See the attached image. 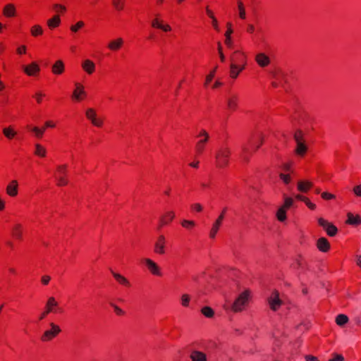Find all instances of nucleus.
<instances>
[{
	"instance_id": "1",
	"label": "nucleus",
	"mask_w": 361,
	"mask_h": 361,
	"mask_svg": "<svg viewBox=\"0 0 361 361\" xmlns=\"http://www.w3.org/2000/svg\"><path fill=\"white\" fill-rule=\"evenodd\" d=\"M230 154L231 149L228 147H224L219 148L215 154L216 166L224 168L227 166Z\"/></svg>"
},
{
	"instance_id": "2",
	"label": "nucleus",
	"mask_w": 361,
	"mask_h": 361,
	"mask_svg": "<svg viewBox=\"0 0 361 361\" xmlns=\"http://www.w3.org/2000/svg\"><path fill=\"white\" fill-rule=\"evenodd\" d=\"M293 138L296 142L295 154L300 157H303L307 151V146L305 142L302 132L300 130L295 131Z\"/></svg>"
},
{
	"instance_id": "3",
	"label": "nucleus",
	"mask_w": 361,
	"mask_h": 361,
	"mask_svg": "<svg viewBox=\"0 0 361 361\" xmlns=\"http://www.w3.org/2000/svg\"><path fill=\"white\" fill-rule=\"evenodd\" d=\"M250 291L246 290L240 293L232 305V310L235 312L242 311L247 305L250 298Z\"/></svg>"
},
{
	"instance_id": "4",
	"label": "nucleus",
	"mask_w": 361,
	"mask_h": 361,
	"mask_svg": "<svg viewBox=\"0 0 361 361\" xmlns=\"http://www.w3.org/2000/svg\"><path fill=\"white\" fill-rule=\"evenodd\" d=\"M57 173L54 176L56 185L59 187L68 185V180L66 178L67 165H59L56 167Z\"/></svg>"
},
{
	"instance_id": "5",
	"label": "nucleus",
	"mask_w": 361,
	"mask_h": 361,
	"mask_svg": "<svg viewBox=\"0 0 361 361\" xmlns=\"http://www.w3.org/2000/svg\"><path fill=\"white\" fill-rule=\"evenodd\" d=\"M198 137H201V139L196 143L195 150L200 154L204 150L205 145L209 139V135L205 130H202L198 135Z\"/></svg>"
},
{
	"instance_id": "6",
	"label": "nucleus",
	"mask_w": 361,
	"mask_h": 361,
	"mask_svg": "<svg viewBox=\"0 0 361 361\" xmlns=\"http://www.w3.org/2000/svg\"><path fill=\"white\" fill-rule=\"evenodd\" d=\"M51 329L44 331L41 337L42 341H49L61 332V329L54 323H50Z\"/></svg>"
},
{
	"instance_id": "7",
	"label": "nucleus",
	"mask_w": 361,
	"mask_h": 361,
	"mask_svg": "<svg viewBox=\"0 0 361 361\" xmlns=\"http://www.w3.org/2000/svg\"><path fill=\"white\" fill-rule=\"evenodd\" d=\"M318 223L319 226L323 227V228L326 231V233L332 237L336 235L337 233L338 229L337 228L333 225L331 223L327 221L326 220L324 219L323 218H319L318 219Z\"/></svg>"
},
{
	"instance_id": "8",
	"label": "nucleus",
	"mask_w": 361,
	"mask_h": 361,
	"mask_svg": "<svg viewBox=\"0 0 361 361\" xmlns=\"http://www.w3.org/2000/svg\"><path fill=\"white\" fill-rule=\"evenodd\" d=\"M58 306V302L54 297H49L47 301L45 310L40 314L39 319H43L48 314L54 312L55 307Z\"/></svg>"
},
{
	"instance_id": "9",
	"label": "nucleus",
	"mask_w": 361,
	"mask_h": 361,
	"mask_svg": "<svg viewBox=\"0 0 361 361\" xmlns=\"http://www.w3.org/2000/svg\"><path fill=\"white\" fill-rule=\"evenodd\" d=\"M268 302L271 309L274 311L278 310L281 305L282 301L279 298V293L278 291H274L272 295L269 298Z\"/></svg>"
},
{
	"instance_id": "10",
	"label": "nucleus",
	"mask_w": 361,
	"mask_h": 361,
	"mask_svg": "<svg viewBox=\"0 0 361 361\" xmlns=\"http://www.w3.org/2000/svg\"><path fill=\"white\" fill-rule=\"evenodd\" d=\"M166 238L163 235H159L154 243V251L159 255L165 253Z\"/></svg>"
},
{
	"instance_id": "11",
	"label": "nucleus",
	"mask_w": 361,
	"mask_h": 361,
	"mask_svg": "<svg viewBox=\"0 0 361 361\" xmlns=\"http://www.w3.org/2000/svg\"><path fill=\"white\" fill-rule=\"evenodd\" d=\"M144 262L147 267L149 271L155 276H161V272L159 267L152 259L146 258L144 259Z\"/></svg>"
},
{
	"instance_id": "12",
	"label": "nucleus",
	"mask_w": 361,
	"mask_h": 361,
	"mask_svg": "<svg viewBox=\"0 0 361 361\" xmlns=\"http://www.w3.org/2000/svg\"><path fill=\"white\" fill-rule=\"evenodd\" d=\"M87 118L91 121L92 123L97 127H100L102 125V120L97 118V114L93 109H87L85 113Z\"/></svg>"
},
{
	"instance_id": "13",
	"label": "nucleus",
	"mask_w": 361,
	"mask_h": 361,
	"mask_svg": "<svg viewBox=\"0 0 361 361\" xmlns=\"http://www.w3.org/2000/svg\"><path fill=\"white\" fill-rule=\"evenodd\" d=\"M227 107L231 111H235L238 107V96L236 94H230L226 98Z\"/></svg>"
},
{
	"instance_id": "14",
	"label": "nucleus",
	"mask_w": 361,
	"mask_h": 361,
	"mask_svg": "<svg viewBox=\"0 0 361 361\" xmlns=\"http://www.w3.org/2000/svg\"><path fill=\"white\" fill-rule=\"evenodd\" d=\"M23 70L29 76H34L39 72L40 68L36 62H32L27 66H23Z\"/></svg>"
},
{
	"instance_id": "15",
	"label": "nucleus",
	"mask_w": 361,
	"mask_h": 361,
	"mask_svg": "<svg viewBox=\"0 0 361 361\" xmlns=\"http://www.w3.org/2000/svg\"><path fill=\"white\" fill-rule=\"evenodd\" d=\"M292 204H281L276 213V216L279 221L283 222L286 219V212L290 209Z\"/></svg>"
},
{
	"instance_id": "16",
	"label": "nucleus",
	"mask_w": 361,
	"mask_h": 361,
	"mask_svg": "<svg viewBox=\"0 0 361 361\" xmlns=\"http://www.w3.org/2000/svg\"><path fill=\"white\" fill-rule=\"evenodd\" d=\"M255 61L260 67H266L270 63V59L264 53H259L255 56Z\"/></svg>"
},
{
	"instance_id": "17",
	"label": "nucleus",
	"mask_w": 361,
	"mask_h": 361,
	"mask_svg": "<svg viewBox=\"0 0 361 361\" xmlns=\"http://www.w3.org/2000/svg\"><path fill=\"white\" fill-rule=\"evenodd\" d=\"M313 185V183L309 180H299L297 183V188L299 192H306Z\"/></svg>"
},
{
	"instance_id": "18",
	"label": "nucleus",
	"mask_w": 361,
	"mask_h": 361,
	"mask_svg": "<svg viewBox=\"0 0 361 361\" xmlns=\"http://www.w3.org/2000/svg\"><path fill=\"white\" fill-rule=\"evenodd\" d=\"M6 193L11 197H14L18 194V182L12 180L6 187Z\"/></svg>"
},
{
	"instance_id": "19",
	"label": "nucleus",
	"mask_w": 361,
	"mask_h": 361,
	"mask_svg": "<svg viewBox=\"0 0 361 361\" xmlns=\"http://www.w3.org/2000/svg\"><path fill=\"white\" fill-rule=\"evenodd\" d=\"M317 247L318 249L324 252H326L329 250L330 247L329 243L328 242L327 239L325 238H320L317 240Z\"/></svg>"
},
{
	"instance_id": "20",
	"label": "nucleus",
	"mask_w": 361,
	"mask_h": 361,
	"mask_svg": "<svg viewBox=\"0 0 361 361\" xmlns=\"http://www.w3.org/2000/svg\"><path fill=\"white\" fill-rule=\"evenodd\" d=\"M11 233L14 238L18 240H22L23 238V228L19 224H15L11 228Z\"/></svg>"
},
{
	"instance_id": "21",
	"label": "nucleus",
	"mask_w": 361,
	"mask_h": 361,
	"mask_svg": "<svg viewBox=\"0 0 361 361\" xmlns=\"http://www.w3.org/2000/svg\"><path fill=\"white\" fill-rule=\"evenodd\" d=\"M190 359L192 361H207V355L202 352L193 350L190 354Z\"/></svg>"
},
{
	"instance_id": "22",
	"label": "nucleus",
	"mask_w": 361,
	"mask_h": 361,
	"mask_svg": "<svg viewBox=\"0 0 361 361\" xmlns=\"http://www.w3.org/2000/svg\"><path fill=\"white\" fill-rule=\"evenodd\" d=\"M76 89L73 92V97L76 100H80L82 96L85 95V92L83 90V86L79 83L75 84Z\"/></svg>"
},
{
	"instance_id": "23",
	"label": "nucleus",
	"mask_w": 361,
	"mask_h": 361,
	"mask_svg": "<svg viewBox=\"0 0 361 361\" xmlns=\"http://www.w3.org/2000/svg\"><path fill=\"white\" fill-rule=\"evenodd\" d=\"M82 67L88 74H92L94 71L95 65L92 61L86 59L82 62Z\"/></svg>"
},
{
	"instance_id": "24",
	"label": "nucleus",
	"mask_w": 361,
	"mask_h": 361,
	"mask_svg": "<svg viewBox=\"0 0 361 361\" xmlns=\"http://www.w3.org/2000/svg\"><path fill=\"white\" fill-rule=\"evenodd\" d=\"M123 40L122 38H117L109 42L108 47L112 51L118 50L123 45Z\"/></svg>"
},
{
	"instance_id": "25",
	"label": "nucleus",
	"mask_w": 361,
	"mask_h": 361,
	"mask_svg": "<svg viewBox=\"0 0 361 361\" xmlns=\"http://www.w3.org/2000/svg\"><path fill=\"white\" fill-rule=\"evenodd\" d=\"M346 223L354 226L359 225L361 224V218L358 215L354 216L353 214L348 213Z\"/></svg>"
},
{
	"instance_id": "26",
	"label": "nucleus",
	"mask_w": 361,
	"mask_h": 361,
	"mask_svg": "<svg viewBox=\"0 0 361 361\" xmlns=\"http://www.w3.org/2000/svg\"><path fill=\"white\" fill-rule=\"evenodd\" d=\"M64 71V64L62 61L59 60L57 61L53 66H52V72L54 74H61Z\"/></svg>"
},
{
	"instance_id": "27",
	"label": "nucleus",
	"mask_w": 361,
	"mask_h": 361,
	"mask_svg": "<svg viewBox=\"0 0 361 361\" xmlns=\"http://www.w3.org/2000/svg\"><path fill=\"white\" fill-rule=\"evenodd\" d=\"M245 56L243 53L238 51L234 52L233 55L231 56V63H235L236 62L245 63Z\"/></svg>"
},
{
	"instance_id": "28",
	"label": "nucleus",
	"mask_w": 361,
	"mask_h": 361,
	"mask_svg": "<svg viewBox=\"0 0 361 361\" xmlns=\"http://www.w3.org/2000/svg\"><path fill=\"white\" fill-rule=\"evenodd\" d=\"M111 273H112L114 277L116 279V280L118 283H120L122 285L126 286H130V282L126 277L123 276L122 275H121L118 273L114 272L113 271H111Z\"/></svg>"
},
{
	"instance_id": "29",
	"label": "nucleus",
	"mask_w": 361,
	"mask_h": 361,
	"mask_svg": "<svg viewBox=\"0 0 361 361\" xmlns=\"http://www.w3.org/2000/svg\"><path fill=\"white\" fill-rule=\"evenodd\" d=\"M61 19L59 16H54L52 18L47 20V25L49 28L52 29L59 25Z\"/></svg>"
},
{
	"instance_id": "30",
	"label": "nucleus",
	"mask_w": 361,
	"mask_h": 361,
	"mask_svg": "<svg viewBox=\"0 0 361 361\" xmlns=\"http://www.w3.org/2000/svg\"><path fill=\"white\" fill-rule=\"evenodd\" d=\"M16 9L13 4H8L4 8V14L7 17H11L15 15Z\"/></svg>"
},
{
	"instance_id": "31",
	"label": "nucleus",
	"mask_w": 361,
	"mask_h": 361,
	"mask_svg": "<svg viewBox=\"0 0 361 361\" xmlns=\"http://www.w3.org/2000/svg\"><path fill=\"white\" fill-rule=\"evenodd\" d=\"M348 322V317L345 314H338L336 318V322L338 326H343Z\"/></svg>"
},
{
	"instance_id": "32",
	"label": "nucleus",
	"mask_w": 361,
	"mask_h": 361,
	"mask_svg": "<svg viewBox=\"0 0 361 361\" xmlns=\"http://www.w3.org/2000/svg\"><path fill=\"white\" fill-rule=\"evenodd\" d=\"M220 226H221V224H219V221H216L214 223V224L212 226V229L210 231V233H209V237L211 238H215V236H216V233H217V232L219 231V228Z\"/></svg>"
},
{
	"instance_id": "33",
	"label": "nucleus",
	"mask_w": 361,
	"mask_h": 361,
	"mask_svg": "<svg viewBox=\"0 0 361 361\" xmlns=\"http://www.w3.org/2000/svg\"><path fill=\"white\" fill-rule=\"evenodd\" d=\"M231 71H230V75L233 78H236L240 73V71H238V66L236 63H231Z\"/></svg>"
},
{
	"instance_id": "34",
	"label": "nucleus",
	"mask_w": 361,
	"mask_h": 361,
	"mask_svg": "<svg viewBox=\"0 0 361 361\" xmlns=\"http://www.w3.org/2000/svg\"><path fill=\"white\" fill-rule=\"evenodd\" d=\"M3 133L8 139H12L16 135V132H15L11 127L4 128L3 129Z\"/></svg>"
},
{
	"instance_id": "35",
	"label": "nucleus",
	"mask_w": 361,
	"mask_h": 361,
	"mask_svg": "<svg viewBox=\"0 0 361 361\" xmlns=\"http://www.w3.org/2000/svg\"><path fill=\"white\" fill-rule=\"evenodd\" d=\"M238 8L239 10V16L241 19H245L246 13L243 3L241 1H238Z\"/></svg>"
},
{
	"instance_id": "36",
	"label": "nucleus",
	"mask_w": 361,
	"mask_h": 361,
	"mask_svg": "<svg viewBox=\"0 0 361 361\" xmlns=\"http://www.w3.org/2000/svg\"><path fill=\"white\" fill-rule=\"evenodd\" d=\"M35 154L37 156L44 157L46 155V149L42 145L36 144Z\"/></svg>"
},
{
	"instance_id": "37",
	"label": "nucleus",
	"mask_w": 361,
	"mask_h": 361,
	"mask_svg": "<svg viewBox=\"0 0 361 361\" xmlns=\"http://www.w3.org/2000/svg\"><path fill=\"white\" fill-rule=\"evenodd\" d=\"M202 313L206 317H208V318H211L214 316V310L209 307H204L202 310H201Z\"/></svg>"
},
{
	"instance_id": "38",
	"label": "nucleus",
	"mask_w": 361,
	"mask_h": 361,
	"mask_svg": "<svg viewBox=\"0 0 361 361\" xmlns=\"http://www.w3.org/2000/svg\"><path fill=\"white\" fill-rule=\"evenodd\" d=\"M173 217L174 214L171 212H169L161 218V222L163 224H167L173 219Z\"/></svg>"
},
{
	"instance_id": "39",
	"label": "nucleus",
	"mask_w": 361,
	"mask_h": 361,
	"mask_svg": "<svg viewBox=\"0 0 361 361\" xmlns=\"http://www.w3.org/2000/svg\"><path fill=\"white\" fill-rule=\"evenodd\" d=\"M43 33V30L40 25H36L31 28L32 35L36 37Z\"/></svg>"
},
{
	"instance_id": "40",
	"label": "nucleus",
	"mask_w": 361,
	"mask_h": 361,
	"mask_svg": "<svg viewBox=\"0 0 361 361\" xmlns=\"http://www.w3.org/2000/svg\"><path fill=\"white\" fill-rule=\"evenodd\" d=\"M322 197L325 201L337 200L336 197L334 194L328 192L322 193Z\"/></svg>"
},
{
	"instance_id": "41",
	"label": "nucleus",
	"mask_w": 361,
	"mask_h": 361,
	"mask_svg": "<svg viewBox=\"0 0 361 361\" xmlns=\"http://www.w3.org/2000/svg\"><path fill=\"white\" fill-rule=\"evenodd\" d=\"M46 128L47 127H44V128H42V129H40L37 127H34V128H31V130L35 133L36 137L41 138L45 131Z\"/></svg>"
},
{
	"instance_id": "42",
	"label": "nucleus",
	"mask_w": 361,
	"mask_h": 361,
	"mask_svg": "<svg viewBox=\"0 0 361 361\" xmlns=\"http://www.w3.org/2000/svg\"><path fill=\"white\" fill-rule=\"evenodd\" d=\"M85 23L82 21H78L75 25H71L70 29L73 32H77L79 29L84 26Z\"/></svg>"
},
{
	"instance_id": "43",
	"label": "nucleus",
	"mask_w": 361,
	"mask_h": 361,
	"mask_svg": "<svg viewBox=\"0 0 361 361\" xmlns=\"http://www.w3.org/2000/svg\"><path fill=\"white\" fill-rule=\"evenodd\" d=\"M279 177L286 185H288L290 183L291 180L290 174H285L281 173L279 174Z\"/></svg>"
},
{
	"instance_id": "44",
	"label": "nucleus",
	"mask_w": 361,
	"mask_h": 361,
	"mask_svg": "<svg viewBox=\"0 0 361 361\" xmlns=\"http://www.w3.org/2000/svg\"><path fill=\"white\" fill-rule=\"evenodd\" d=\"M181 225L188 229H191L195 226V222L192 221L183 220L181 223Z\"/></svg>"
},
{
	"instance_id": "45",
	"label": "nucleus",
	"mask_w": 361,
	"mask_h": 361,
	"mask_svg": "<svg viewBox=\"0 0 361 361\" xmlns=\"http://www.w3.org/2000/svg\"><path fill=\"white\" fill-rule=\"evenodd\" d=\"M190 298L188 294H183L181 296V304L184 307H188L189 305Z\"/></svg>"
},
{
	"instance_id": "46",
	"label": "nucleus",
	"mask_w": 361,
	"mask_h": 361,
	"mask_svg": "<svg viewBox=\"0 0 361 361\" xmlns=\"http://www.w3.org/2000/svg\"><path fill=\"white\" fill-rule=\"evenodd\" d=\"M114 7L118 10H122L123 8V0H113L112 1Z\"/></svg>"
},
{
	"instance_id": "47",
	"label": "nucleus",
	"mask_w": 361,
	"mask_h": 361,
	"mask_svg": "<svg viewBox=\"0 0 361 361\" xmlns=\"http://www.w3.org/2000/svg\"><path fill=\"white\" fill-rule=\"evenodd\" d=\"M216 68V67L212 71H211V73L208 75H207L204 83L205 85H207L212 80L215 74Z\"/></svg>"
},
{
	"instance_id": "48",
	"label": "nucleus",
	"mask_w": 361,
	"mask_h": 361,
	"mask_svg": "<svg viewBox=\"0 0 361 361\" xmlns=\"http://www.w3.org/2000/svg\"><path fill=\"white\" fill-rule=\"evenodd\" d=\"M295 200L297 201L304 202L305 203H311L310 200H309L306 197L302 195H296L295 197Z\"/></svg>"
},
{
	"instance_id": "49",
	"label": "nucleus",
	"mask_w": 361,
	"mask_h": 361,
	"mask_svg": "<svg viewBox=\"0 0 361 361\" xmlns=\"http://www.w3.org/2000/svg\"><path fill=\"white\" fill-rule=\"evenodd\" d=\"M161 23H162L161 20H159L158 18H155L152 21V26L154 28L159 29Z\"/></svg>"
},
{
	"instance_id": "50",
	"label": "nucleus",
	"mask_w": 361,
	"mask_h": 361,
	"mask_svg": "<svg viewBox=\"0 0 361 361\" xmlns=\"http://www.w3.org/2000/svg\"><path fill=\"white\" fill-rule=\"evenodd\" d=\"M111 305L114 307L115 312L118 315H123L124 312L117 305L114 303H111Z\"/></svg>"
},
{
	"instance_id": "51",
	"label": "nucleus",
	"mask_w": 361,
	"mask_h": 361,
	"mask_svg": "<svg viewBox=\"0 0 361 361\" xmlns=\"http://www.w3.org/2000/svg\"><path fill=\"white\" fill-rule=\"evenodd\" d=\"M353 191L356 196L361 197V184L355 186Z\"/></svg>"
},
{
	"instance_id": "52",
	"label": "nucleus",
	"mask_w": 361,
	"mask_h": 361,
	"mask_svg": "<svg viewBox=\"0 0 361 361\" xmlns=\"http://www.w3.org/2000/svg\"><path fill=\"white\" fill-rule=\"evenodd\" d=\"M344 360V357L343 355H338V354H335L334 355V357L329 360V361H343Z\"/></svg>"
},
{
	"instance_id": "53",
	"label": "nucleus",
	"mask_w": 361,
	"mask_h": 361,
	"mask_svg": "<svg viewBox=\"0 0 361 361\" xmlns=\"http://www.w3.org/2000/svg\"><path fill=\"white\" fill-rule=\"evenodd\" d=\"M54 8L56 12H63V11H66V7L61 4H54Z\"/></svg>"
},
{
	"instance_id": "54",
	"label": "nucleus",
	"mask_w": 361,
	"mask_h": 361,
	"mask_svg": "<svg viewBox=\"0 0 361 361\" xmlns=\"http://www.w3.org/2000/svg\"><path fill=\"white\" fill-rule=\"evenodd\" d=\"M51 277L47 275L42 276L41 279V281L44 285H47L49 283Z\"/></svg>"
},
{
	"instance_id": "55",
	"label": "nucleus",
	"mask_w": 361,
	"mask_h": 361,
	"mask_svg": "<svg viewBox=\"0 0 361 361\" xmlns=\"http://www.w3.org/2000/svg\"><path fill=\"white\" fill-rule=\"evenodd\" d=\"M159 29L164 32H169L171 30V27L168 24H164L162 23Z\"/></svg>"
},
{
	"instance_id": "56",
	"label": "nucleus",
	"mask_w": 361,
	"mask_h": 361,
	"mask_svg": "<svg viewBox=\"0 0 361 361\" xmlns=\"http://www.w3.org/2000/svg\"><path fill=\"white\" fill-rule=\"evenodd\" d=\"M282 169L286 172H290L293 173V171L291 170L290 165L288 163H285L282 166Z\"/></svg>"
},
{
	"instance_id": "57",
	"label": "nucleus",
	"mask_w": 361,
	"mask_h": 361,
	"mask_svg": "<svg viewBox=\"0 0 361 361\" xmlns=\"http://www.w3.org/2000/svg\"><path fill=\"white\" fill-rule=\"evenodd\" d=\"M26 51V47L25 46H21L17 49V52L19 54H25Z\"/></svg>"
},
{
	"instance_id": "58",
	"label": "nucleus",
	"mask_w": 361,
	"mask_h": 361,
	"mask_svg": "<svg viewBox=\"0 0 361 361\" xmlns=\"http://www.w3.org/2000/svg\"><path fill=\"white\" fill-rule=\"evenodd\" d=\"M305 360L306 361H319L316 357L312 355H307Z\"/></svg>"
},
{
	"instance_id": "59",
	"label": "nucleus",
	"mask_w": 361,
	"mask_h": 361,
	"mask_svg": "<svg viewBox=\"0 0 361 361\" xmlns=\"http://www.w3.org/2000/svg\"><path fill=\"white\" fill-rule=\"evenodd\" d=\"M226 209H224L221 214H220V216H219V218L216 220V221H219V224H221V221L224 219V214L226 212Z\"/></svg>"
},
{
	"instance_id": "60",
	"label": "nucleus",
	"mask_w": 361,
	"mask_h": 361,
	"mask_svg": "<svg viewBox=\"0 0 361 361\" xmlns=\"http://www.w3.org/2000/svg\"><path fill=\"white\" fill-rule=\"evenodd\" d=\"M225 44H226L228 47H230V48L231 47V46H232V42H231V37H226Z\"/></svg>"
},
{
	"instance_id": "61",
	"label": "nucleus",
	"mask_w": 361,
	"mask_h": 361,
	"mask_svg": "<svg viewBox=\"0 0 361 361\" xmlns=\"http://www.w3.org/2000/svg\"><path fill=\"white\" fill-rule=\"evenodd\" d=\"M206 11H207V15H208V16H209L212 19H213V18H215V17L214 16V14H213L212 11H211L208 7H207V8H206Z\"/></svg>"
},
{
	"instance_id": "62",
	"label": "nucleus",
	"mask_w": 361,
	"mask_h": 361,
	"mask_svg": "<svg viewBox=\"0 0 361 361\" xmlns=\"http://www.w3.org/2000/svg\"><path fill=\"white\" fill-rule=\"evenodd\" d=\"M192 209L195 212H200L202 210V207L200 204H196Z\"/></svg>"
},
{
	"instance_id": "63",
	"label": "nucleus",
	"mask_w": 361,
	"mask_h": 361,
	"mask_svg": "<svg viewBox=\"0 0 361 361\" xmlns=\"http://www.w3.org/2000/svg\"><path fill=\"white\" fill-rule=\"evenodd\" d=\"M190 166L191 167H193V168H198V166H199V161H196L191 162L190 164Z\"/></svg>"
},
{
	"instance_id": "64",
	"label": "nucleus",
	"mask_w": 361,
	"mask_h": 361,
	"mask_svg": "<svg viewBox=\"0 0 361 361\" xmlns=\"http://www.w3.org/2000/svg\"><path fill=\"white\" fill-rule=\"evenodd\" d=\"M212 20V23H213V26L214 27V28L216 30H219V27H218L216 19L214 18H213Z\"/></svg>"
}]
</instances>
